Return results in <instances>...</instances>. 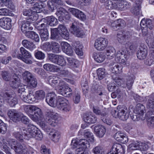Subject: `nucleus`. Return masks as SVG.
Returning <instances> with one entry per match:
<instances>
[{
  "label": "nucleus",
  "instance_id": "obj_21",
  "mask_svg": "<svg viewBox=\"0 0 154 154\" xmlns=\"http://www.w3.org/2000/svg\"><path fill=\"white\" fill-rule=\"evenodd\" d=\"M94 130L96 135L99 138L103 137L106 132L105 127L100 125L95 126L94 128Z\"/></svg>",
  "mask_w": 154,
  "mask_h": 154
},
{
  "label": "nucleus",
  "instance_id": "obj_48",
  "mask_svg": "<svg viewBox=\"0 0 154 154\" xmlns=\"http://www.w3.org/2000/svg\"><path fill=\"white\" fill-rule=\"evenodd\" d=\"M2 3L11 10H13L15 8V6L11 2V0H1Z\"/></svg>",
  "mask_w": 154,
  "mask_h": 154
},
{
  "label": "nucleus",
  "instance_id": "obj_36",
  "mask_svg": "<svg viewBox=\"0 0 154 154\" xmlns=\"http://www.w3.org/2000/svg\"><path fill=\"white\" fill-rule=\"evenodd\" d=\"M112 146L116 154H124V148L121 145L116 143L113 144Z\"/></svg>",
  "mask_w": 154,
  "mask_h": 154
},
{
  "label": "nucleus",
  "instance_id": "obj_17",
  "mask_svg": "<svg viewBox=\"0 0 154 154\" xmlns=\"http://www.w3.org/2000/svg\"><path fill=\"white\" fill-rule=\"evenodd\" d=\"M28 95L26 94H19L21 99L24 102L28 103H31L35 100V97L32 91H30Z\"/></svg>",
  "mask_w": 154,
  "mask_h": 154
},
{
  "label": "nucleus",
  "instance_id": "obj_15",
  "mask_svg": "<svg viewBox=\"0 0 154 154\" xmlns=\"http://www.w3.org/2000/svg\"><path fill=\"white\" fill-rule=\"evenodd\" d=\"M37 128L34 126H31L27 129L25 128L24 137L25 139L29 140V138L33 137Z\"/></svg>",
  "mask_w": 154,
  "mask_h": 154
},
{
  "label": "nucleus",
  "instance_id": "obj_54",
  "mask_svg": "<svg viewBox=\"0 0 154 154\" xmlns=\"http://www.w3.org/2000/svg\"><path fill=\"white\" fill-rule=\"evenodd\" d=\"M93 112L97 115H101L104 116L106 115L105 113H102L99 107L97 106H93Z\"/></svg>",
  "mask_w": 154,
  "mask_h": 154
},
{
  "label": "nucleus",
  "instance_id": "obj_46",
  "mask_svg": "<svg viewBox=\"0 0 154 154\" xmlns=\"http://www.w3.org/2000/svg\"><path fill=\"white\" fill-rule=\"evenodd\" d=\"M116 51L113 47H111L108 48L106 50V54L107 57H116Z\"/></svg>",
  "mask_w": 154,
  "mask_h": 154
},
{
  "label": "nucleus",
  "instance_id": "obj_35",
  "mask_svg": "<svg viewBox=\"0 0 154 154\" xmlns=\"http://www.w3.org/2000/svg\"><path fill=\"white\" fill-rule=\"evenodd\" d=\"M26 35L27 37L34 40L36 42H38L39 41V38L38 35L34 31L28 32L26 34Z\"/></svg>",
  "mask_w": 154,
  "mask_h": 154
},
{
  "label": "nucleus",
  "instance_id": "obj_27",
  "mask_svg": "<svg viewBox=\"0 0 154 154\" xmlns=\"http://www.w3.org/2000/svg\"><path fill=\"white\" fill-rule=\"evenodd\" d=\"M145 101L146 102V106L148 108L153 109L154 108V97L152 95L145 97Z\"/></svg>",
  "mask_w": 154,
  "mask_h": 154
},
{
  "label": "nucleus",
  "instance_id": "obj_49",
  "mask_svg": "<svg viewBox=\"0 0 154 154\" xmlns=\"http://www.w3.org/2000/svg\"><path fill=\"white\" fill-rule=\"evenodd\" d=\"M19 116L18 117L17 122L21 120L23 123L25 124H28L29 123V120L27 117L20 113Z\"/></svg>",
  "mask_w": 154,
  "mask_h": 154
},
{
  "label": "nucleus",
  "instance_id": "obj_11",
  "mask_svg": "<svg viewBox=\"0 0 154 154\" xmlns=\"http://www.w3.org/2000/svg\"><path fill=\"white\" fill-rule=\"evenodd\" d=\"M146 146H147V145L144 143L138 141L132 140L131 143L129 145L128 148L132 150L140 149L141 150L145 151L147 149Z\"/></svg>",
  "mask_w": 154,
  "mask_h": 154
},
{
  "label": "nucleus",
  "instance_id": "obj_10",
  "mask_svg": "<svg viewBox=\"0 0 154 154\" xmlns=\"http://www.w3.org/2000/svg\"><path fill=\"white\" fill-rule=\"evenodd\" d=\"M3 99H2V100H3V101L5 100L11 107L15 106L17 103V98L14 97L9 92H6L3 93Z\"/></svg>",
  "mask_w": 154,
  "mask_h": 154
},
{
  "label": "nucleus",
  "instance_id": "obj_24",
  "mask_svg": "<svg viewBox=\"0 0 154 154\" xmlns=\"http://www.w3.org/2000/svg\"><path fill=\"white\" fill-rule=\"evenodd\" d=\"M83 119L84 122L88 123H94L97 120V118L95 115L90 114H85L83 116Z\"/></svg>",
  "mask_w": 154,
  "mask_h": 154
},
{
  "label": "nucleus",
  "instance_id": "obj_16",
  "mask_svg": "<svg viewBox=\"0 0 154 154\" xmlns=\"http://www.w3.org/2000/svg\"><path fill=\"white\" fill-rule=\"evenodd\" d=\"M37 11H32L30 9H25L23 10V15L29 17V18L33 21L36 20L38 18Z\"/></svg>",
  "mask_w": 154,
  "mask_h": 154
},
{
  "label": "nucleus",
  "instance_id": "obj_2",
  "mask_svg": "<svg viewBox=\"0 0 154 154\" xmlns=\"http://www.w3.org/2000/svg\"><path fill=\"white\" fill-rule=\"evenodd\" d=\"M117 110V111L114 110L112 112V115L114 117H118L123 121H125L128 119L129 116V110L126 106H124L120 107V106H118Z\"/></svg>",
  "mask_w": 154,
  "mask_h": 154
},
{
  "label": "nucleus",
  "instance_id": "obj_8",
  "mask_svg": "<svg viewBox=\"0 0 154 154\" xmlns=\"http://www.w3.org/2000/svg\"><path fill=\"white\" fill-rule=\"evenodd\" d=\"M76 22H74L71 26L69 29L71 33L77 37H82L84 32L82 28L79 27Z\"/></svg>",
  "mask_w": 154,
  "mask_h": 154
},
{
  "label": "nucleus",
  "instance_id": "obj_63",
  "mask_svg": "<svg viewBox=\"0 0 154 154\" xmlns=\"http://www.w3.org/2000/svg\"><path fill=\"white\" fill-rule=\"evenodd\" d=\"M130 116L131 119L134 121H137L139 120L140 119H142V117L139 115L135 113V112L132 114H130Z\"/></svg>",
  "mask_w": 154,
  "mask_h": 154
},
{
  "label": "nucleus",
  "instance_id": "obj_50",
  "mask_svg": "<svg viewBox=\"0 0 154 154\" xmlns=\"http://www.w3.org/2000/svg\"><path fill=\"white\" fill-rule=\"evenodd\" d=\"M51 50L52 51L56 53H59L60 51V45L57 43L54 42H51Z\"/></svg>",
  "mask_w": 154,
  "mask_h": 154
},
{
  "label": "nucleus",
  "instance_id": "obj_60",
  "mask_svg": "<svg viewBox=\"0 0 154 154\" xmlns=\"http://www.w3.org/2000/svg\"><path fill=\"white\" fill-rule=\"evenodd\" d=\"M38 21L35 25V28L38 30L41 31L42 30H44L47 29L46 27V24L44 23H40V22L38 23Z\"/></svg>",
  "mask_w": 154,
  "mask_h": 154
},
{
  "label": "nucleus",
  "instance_id": "obj_62",
  "mask_svg": "<svg viewBox=\"0 0 154 154\" xmlns=\"http://www.w3.org/2000/svg\"><path fill=\"white\" fill-rule=\"evenodd\" d=\"M132 96L136 102H142L145 101V97H140L137 94L134 93L132 94Z\"/></svg>",
  "mask_w": 154,
  "mask_h": 154
},
{
  "label": "nucleus",
  "instance_id": "obj_23",
  "mask_svg": "<svg viewBox=\"0 0 154 154\" xmlns=\"http://www.w3.org/2000/svg\"><path fill=\"white\" fill-rule=\"evenodd\" d=\"M13 78L10 82V84L11 87L14 88H16L20 85V79L17 74L14 73L12 76Z\"/></svg>",
  "mask_w": 154,
  "mask_h": 154
},
{
  "label": "nucleus",
  "instance_id": "obj_3",
  "mask_svg": "<svg viewBox=\"0 0 154 154\" xmlns=\"http://www.w3.org/2000/svg\"><path fill=\"white\" fill-rule=\"evenodd\" d=\"M57 108L64 112H69L71 107L68 101L64 97H59L58 99Z\"/></svg>",
  "mask_w": 154,
  "mask_h": 154
},
{
  "label": "nucleus",
  "instance_id": "obj_51",
  "mask_svg": "<svg viewBox=\"0 0 154 154\" xmlns=\"http://www.w3.org/2000/svg\"><path fill=\"white\" fill-rule=\"evenodd\" d=\"M51 38L53 39H58L59 37V35H60V33L57 28L51 30Z\"/></svg>",
  "mask_w": 154,
  "mask_h": 154
},
{
  "label": "nucleus",
  "instance_id": "obj_26",
  "mask_svg": "<svg viewBox=\"0 0 154 154\" xmlns=\"http://www.w3.org/2000/svg\"><path fill=\"white\" fill-rule=\"evenodd\" d=\"M20 113L15 110H9L8 111V115L11 120L15 122H17V119Z\"/></svg>",
  "mask_w": 154,
  "mask_h": 154
},
{
  "label": "nucleus",
  "instance_id": "obj_59",
  "mask_svg": "<svg viewBox=\"0 0 154 154\" xmlns=\"http://www.w3.org/2000/svg\"><path fill=\"white\" fill-rule=\"evenodd\" d=\"M73 92L75 93L74 96L73 98L74 103L76 104L78 103L80 100V94L78 91H75Z\"/></svg>",
  "mask_w": 154,
  "mask_h": 154
},
{
  "label": "nucleus",
  "instance_id": "obj_1",
  "mask_svg": "<svg viewBox=\"0 0 154 154\" xmlns=\"http://www.w3.org/2000/svg\"><path fill=\"white\" fill-rule=\"evenodd\" d=\"M25 112L34 121H36L42 117V113L41 109L33 106H25L24 107Z\"/></svg>",
  "mask_w": 154,
  "mask_h": 154
},
{
  "label": "nucleus",
  "instance_id": "obj_34",
  "mask_svg": "<svg viewBox=\"0 0 154 154\" xmlns=\"http://www.w3.org/2000/svg\"><path fill=\"white\" fill-rule=\"evenodd\" d=\"M43 67L45 69L49 72H58L60 70L57 66L49 63L44 65Z\"/></svg>",
  "mask_w": 154,
  "mask_h": 154
},
{
  "label": "nucleus",
  "instance_id": "obj_39",
  "mask_svg": "<svg viewBox=\"0 0 154 154\" xmlns=\"http://www.w3.org/2000/svg\"><path fill=\"white\" fill-rule=\"evenodd\" d=\"M46 19L48 23L51 26H55L58 23L57 19L53 16L48 17Z\"/></svg>",
  "mask_w": 154,
  "mask_h": 154
},
{
  "label": "nucleus",
  "instance_id": "obj_31",
  "mask_svg": "<svg viewBox=\"0 0 154 154\" xmlns=\"http://www.w3.org/2000/svg\"><path fill=\"white\" fill-rule=\"evenodd\" d=\"M49 134L51 136V139L53 141L57 142L59 141L60 137L59 132L54 130L52 129Z\"/></svg>",
  "mask_w": 154,
  "mask_h": 154
},
{
  "label": "nucleus",
  "instance_id": "obj_44",
  "mask_svg": "<svg viewBox=\"0 0 154 154\" xmlns=\"http://www.w3.org/2000/svg\"><path fill=\"white\" fill-rule=\"evenodd\" d=\"M97 73L98 78L99 80L103 79L106 75L105 69L103 68H99L97 70Z\"/></svg>",
  "mask_w": 154,
  "mask_h": 154
},
{
  "label": "nucleus",
  "instance_id": "obj_32",
  "mask_svg": "<svg viewBox=\"0 0 154 154\" xmlns=\"http://www.w3.org/2000/svg\"><path fill=\"white\" fill-rule=\"evenodd\" d=\"M83 130H80L78 134L79 135H82V134H83L84 137L88 139V140L90 142L92 143L94 141V137L93 134L90 131H86V132L83 133Z\"/></svg>",
  "mask_w": 154,
  "mask_h": 154
},
{
  "label": "nucleus",
  "instance_id": "obj_52",
  "mask_svg": "<svg viewBox=\"0 0 154 154\" xmlns=\"http://www.w3.org/2000/svg\"><path fill=\"white\" fill-rule=\"evenodd\" d=\"M122 66H121L116 65L112 67L111 71L112 73L117 74L118 73H120L122 72Z\"/></svg>",
  "mask_w": 154,
  "mask_h": 154
},
{
  "label": "nucleus",
  "instance_id": "obj_55",
  "mask_svg": "<svg viewBox=\"0 0 154 154\" xmlns=\"http://www.w3.org/2000/svg\"><path fill=\"white\" fill-rule=\"evenodd\" d=\"M2 78L6 81H9L11 79V75L9 72L8 71H2L1 73Z\"/></svg>",
  "mask_w": 154,
  "mask_h": 154
},
{
  "label": "nucleus",
  "instance_id": "obj_25",
  "mask_svg": "<svg viewBox=\"0 0 154 154\" xmlns=\"http://www.w3.org/2000/svg\"><path fill=\"white\" fill-rule=\"evenodd\" d=\"M30 24V23L29 21L26 20L22 21L20 24V26L22 32L26 34L28 32H29V29L32 30V28H31V27H29Z\"/></svg>",
  "mask_w": 154,
  "mask_h": 154
},
{
  "label": "nucleus",
  "instance_id": "obj_28",
  "mask_svg": "<svg viewBox=\"0 0 154 154\" xmlns=\"http://www.w3.org/2000/svg\"><path fill=\"white\" fill-rule=\"evenodd\" d=\"M19 56L18 58H31L32 57L31 53L23 47L20 48Z\"/></svg>",
  "mask_w": 154,
  "mask_h": 154
},
{
  "label": "nucleus",
  "instance_id": "obj_57",
  "mask_svg": "<svg viewBox=\"0 0 154 154\" xmlns=\"http://www.w3.org/2000/svg\"><path fill=\"white\" fill-rule=\"evenodd\" d=\"M66 88L63 91V93H62V95L65 97H70L72 95V90L71 88L67 85L66 87Z\"/></svg>",
  "mask_w": 154,
  "mask_h": 154
},
{
  "label": "nucleus",
  "instance_id": "obj_37",
  "mask_svg": "<svg viewBox=\"0 0 154 154\" xmlns=\"http://www.w3.org/2000/svg\"><path fill=\"white\" fill-rule=\"evenodd\" d=\"M145 109L144 106L141 104H137L134 110V112L143 117L144 114V110Z\"/></svg>",
  "mask_w": 154,
  "mask_h": 154
},
{
  "label": "nucleus",
  "instance_id": "obj_13",
  "mask_svg": "<svg viewBox=\"0 0 154 154\" xmlns=\"http://www.w3.org/2000/svg\"><path fill=\"white\" fill-rule=\"evenodd\" d=\"M11 20L7 17H3L0 19V26L2 28L7 30L11 27Z\"/></svg>",
  "mask_w": 154,
  "mask_h": 154
},
{
  "label": "nucleus",
  "instance_id": "obj_7",
  "mask_svg": "<svg viewBox=\"0 0 154 154\" xmlns=\"http://www.w3.org/2000/svg\"><path fill=\"white\" fill-rule=\"evenodd\" d=\"M131 4L126 1H119L114 2L113 4V8L118 10L124 11L129 8Z\"/></svg>",
  "mask_w": 154,
  "mask_h": 154
},
{
  "label": "nucleus",
  "instance_id": "obj_41",
  "mask_svg": "<svg viewBox=\"0 0 154 154\" xmlns=\"http://www.w3.org/2000/svg\"><path fill=\"white\" fill-rule=\"evenodd\" d=\"M67 85L66 83L63 80L61 82L59 85L55 89L58 91L59 93L62 95V93L64 91Z\"/></svg>",
  "mask_w": 154,
  "mask_h": 154
},
{
  "label": "nucleus",
  "instance_id": "obj_9",
  "mask_svg": "<svg viewBox=\"0 0 154 154\" xmlns=\"http://www.w3.org/2000/svg\"><path fill=\"white\" fill-rule=\"evenodd\" d=\"M59 97H62L58 96L57 97L56 95L54 92L48 94L46 99V101L50 106L53 107H57L58 105L57 100Z\"/></svg>",
  "mask_w": 154,
  "mask_h": 154
},
{
  "label": "nucleus",
  "instance_id": "obj_43",
  "mask_svg": "<svg viewBox=\"0 0 154 154\" xmlns=\"http://www.w3.org/2000/svg\"><path fill=\"white\" fill-rule=\"evenodd\" d=\"M140 8L141 7L140 5L136 4L131 9V11L134 15H139L141 13Z\"/></svg>",
  "mask_w": 154,
  "mask_h": 154
},
{
  "label": "nucleus",
  "instance_id": "obj_5",
  "mask_svg": "<svg viewBox=\"0 0 154 154\" xmlns=\"http://www.w3.org/2000/svg\"><path fill=\"white\" fill-rule=\"evenodd\" d=\"M79 147L75 150L77 154H88L85 150L90 147V143L88 141L85 139H81L79 140Z\"/></svg>",
  "mask_w": 154,
  "mask_h": 154
},
{
  "label": "nucleus",
  "instance_id": "obj_42",
  "mask_svg": "<svg viewBox=\"0 0 154 154\" xmlns=\"http://www.w3.org/2000/svg\"><path fill=\"white\" fill-rule=\"evenodd\" d=\"M39 34L41 39L42 41H46L48 39L49 33L47 29H45L40 31Z\"/></svg>",
  "mask_w": 154,
  "mask_h": 154
},
{
  "label": "nucleus",
  "instance_id": "obj_12",
  "mask_svg": "<svg viewBox=\"0 0 154 154\" xmlns=\"http://www.w3.org/2000/svg\"><path fill=\"white\" fill-rule=\"evenodd\" d=\"M108 42L107 39L101 37L95 40L94 46L97 50L102 51L106 48Z\"/></svg>",
  "mask_w": 154,
  "mask_h": 154
},
{
  "label": "nucleus",
  "instance_id": "obj_64",
  "mask_svg": "<svg viewBox=\"0 0 154 154\" xmlns=\"http://www.w3.org/2000/svg\"><path fill=\"white\" fill-rule=\"evenodd\" d=\"M147 124L149 127L154 125V116H149L147 118Z\"/></svg>",
  "mask_w": 154,
  "mask_h": 154
},
{
  "label": "nucleus",
  "instance_id": "obj_33",
  "mask_svg": "<svg viewBox=\"0 0 154 154\" xmlns=\"http://www.w3.org/2000/svg\"><path fill=\"white\" fill-rule=\"evenodd\" d=\"M74 46L75 48V52L76 54L79 56H83V52L82 49L83 46L77 41L74 44Z\"/></svg>",
  "mask_w": 154,
  "mask_h": 154
},
{
  "label": "nucleus",
  "instance_id": "obj_30",
  "mask_svg": "<svg viewBox=\"0 0 154 154\" xmlns=\"http://www.w3.org/2000/svg\"><path fill=\"white\" fill-rule=\"evenodd\" d=\"M137 54V58L140 57H145L147 54L146 47L143 44H141Z\"/></svg>",
  "mask_w": 154,
  "mask_h": 154
},
{
  "label": "nucleus",
  "instance_id": "obj_29",
  "mask_svg": "<svg viewBox=\"0 0 154 154\" xmlns=\"http://www.w3.org/2000/svg\"><path fill=\"white\" fill-rule=\"evenodd\" d=\"M22 44L24 47L31 51H32L36 47L35 45L32 42L26 39L23 40Z\"/></svg>",
  "mask_w": 154,
  "mask_h": 154
},
{
  "label": "nucleus",
  "instance_id": "obj_40",
  "mask_svg": "<svg viewBox=\"0 0 154 154\" xmlns=\"http://www.w3.org/2000/svg\"><path fill=\"white\" fill-rule=\"evenodd\" d=\"M69 65L72 68L78 67L79 65V61L75 58H67Z\"/></svg>",
  "mask_w": 154,
  "mask_h": 154
},
{
  "label": "nucleus",
  "instance_id": "obj_47",
  "mask_svg": "<svg viewBox=\"0 0 154 154\" xmlns=\"http://www.w3.org/2000/svg\"><path fill=\"white\" fill-rule=\"evenodd\" d=\"M101 3H103L105 6L106 8L108 9H112L114 2H112L111 0H100Z\"/></svg>",
  "mask_w": 154,
  "mask_h": 154
},
{
  "label": "nucleus",
  "instance_id": "obj_22",
  "mask_svg": "<svg viewBox=\"0 0 154 154\" xmlns=\"http://www.w3.org/2000/svg\"><path fill=\"white\" fill-rule=\"evenodd\" d=\"M140 24L141 27V28H149V29L151 30L153 28L152 21L151 20L149 19L145 20L143 19L141 20Z\"/></svg>",
  "mask_w": 154,
  "mask_h": 154
},
{
  "label": "nucleus",
  "instance_id": "obj_56",
  "mask_svg": "<svg viewBox=\"0 0 154 154\" xmlns=\"http://www.w3.org/2000/svg\"><path fill=\"white\" fill-rule=\"evenodd\" d=\"M93 151L94 154H105L103 149L99 146H97L94 148Z\"/></svg>",
  "mask_w": 154,
  "mask_h": 154
},
{
  "label": "nucleus",
  "instance_id": "obj_45",
  "mask_svg": "<svg viewBox=\"0 0 154 154\" xmlns=\"http://www.w3.org/2000/svg\"><path fill=\"white\" fill-rule=\"evenodd\" d=\"M45 92L43 90H40L36 91L35 92V99L38 100L43 99L45 97Z\"/></svg>",
  "mask_w": 154,
  "mask_h": 154
},
{
  "label": "nucleus",
  "instance_id": "obj_53",
  "mask_svg": "<svg viewBox=\"0 0 154 154\" xmlns=\"http://www.w3.org/2000/svg\"><path fill=\"white\" fill-rule=\"evenodd\" d=\"M112 78L115 83L119 86L121 85L123 81L117 74H114L112 76Z\"/></svg>",
  "mask_w": 154,
  "mask_h": 154
},
{
  "label": "nucleus",
  "instance_id": "obj_6",
  "mask_svg": "<svg viewBox=\"0 0 154 154\" xmlns=\"http://www.w3.org/2000/svg\"><path fill=\"white\" fill-rule=\"evenodd\" d=\"M11 147L17 154H29L26 143H17V145H11Z\"/></svg>",
  "mask_w": 154,
  "mask_h": 154
},
{
  "label": "nucleus",
  "instance_id": "obj_61",
  "mask_svg": "<svg viewBox=\"0 0 154 154\" xmlns=\"http://www.w3.org/2000/svg\"><path fill=\"white\" fill-rule=\"evenodd\" d=\"M66 10L63 8H60L57 9L56 13V15L58 17L63 16L66 13H67Z\"/></svg>",
  "mask_w": 154,
  "mask_h": 154
},
{
  "label": "nucleus",
  "instance_id": "obj_19",
  "mask_svg": "<svg viewBox=\"0 0 154 154\" xmlns=\"http://www.w3.org/2000/svg\"><path fill=\"white\" fill-rule=\"evenodd\" d=\"M60 35L63 38L67 39L69 36V34L66 26L63 24H59L57 28Z\"/></svg>",
  "mask_w": 154,
  "mask_h": 154
},
{
  "label": "nucleus",
  "instance_id": "obj_18",
  "mask_svg": "<svg viewBox=\"0 0 154 154\" xmlns=\"http://www.w3.org/2000/svg\"><path fill=\"white\" fill-rule=\"evenodd\" d=\"M63 80H61L59 77L54 76H50L48 78V81L49 84L56 89L59 85L61 82Z\"/></svg>",
  "mask_w": 154,
  "mask_h": 154
},
{
  "label": "nucleus",
  "instance_id": "obj_20",
  "mask_svg": "<svg viewBox=\"0 0 154 154\" xmlns=\"http://www.w3.org/2000/svg\"><path fill=\"white\" fill-rule=\"evenodd\" d=\"M25 128L23 127H17V131L14 133V135L18 140L22 141L23 139H25L24 132Z\"/></svg>",
  "mask_w": 154,
  "mask_h": 154
},
{
  "label": "nucleus",
  "instance_id": "obj_58",
  "mask_svg": "<svg viewBox=\"0 0 154 154\" xmlns=\"http://www.w3.org/2000/svg\"><path fill=\"white\" fill-rule=\"evenodd\" d=\"M125 46L126 48L127 49L128 51H129L130 50L131 52H134L135 51L136 49V47L130 42L127 43L126 44Z\"/></svg>",
  "mask_w": 154,
  "mask_h": 154
},
{
  "label": "nucleus",
  "instance_id": "obj_38",
  "mask_svg": "<svg viewBox=\"0 0 154 154\" xmlns=\"http://www.w3.org/2000/svg\"><path fill=\"white\" fill-rule=\"evenodd\" d=\"M135 78V76L133 74L127 76L126 79V85L129 89H131L132 88Z\"/></svg>",
  "mask_w": 154,
  "mask_h": 154
},
{
  "label": "nucleus",
  "instance_id": "obj_4",
  "mask_svg": "<svg viewBox=\"0 0 154 154\" xmlns=\"http://www.w3.org/2000/svg\"><path fill=\"white\" fill-rule=\"evenodd\" d=\"M23 75L24 79L28 83L29 88H34L37 86V79L30 72L26 71L23 73Z\"/></svg>",
  "mask_w": 154,
  "mask_h": 154
},
{
  "label": "nucleus",
  "instance_id": "obj_14",
  "mask_svg": "<svg viewBox=\"0 0 154 154\" xmlns=\"http://www.w3.org/2000/svg\"><path fill=\"white\" fill-rule=\"evenodd\" d=\"M69 10L72 15L80 20L82 21H84L86 20L85 15L82 12L78 9L73 8H70Z\"/></svg>",
  "mask_w": 154,
  "mask_h": 154
}]
</instances>
